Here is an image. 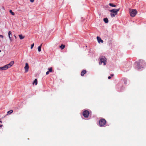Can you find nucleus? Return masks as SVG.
Returning a JSON list of instances; mask_svg holds the SVG:
<instances>
[{
    "label": "nucleus",
    "instance_id": "14",
    "mask_svg": "<svg viewBox=\"0 0 146 146\" xmlns=\"http://www.w3.org/2000/svg\"><path fill=\"white\" fill-rule=\"evenodd\" d=\"M19 36L20 39H22L24 38V36H23L21 35H19Z\"/></svg>",
    "mask_w": 146,
    "mask_h": 146
},
{
    "label": "nucleus",
    "instance_id": "23",
    "mask_svg": "<svg viewBox=\"0 0 146 146\" xmlns=\"http://www.w3.org/2000/svg\"><path fill=\"white\" fill-rule=\"evenodd\" d=\"M49 72L48 71H47L46 72V75H48V74H49Z\"/></svg>",
    "mask_w": 146,
    "mask_h": 146
},
{
    "label": "nucleus",
    "instance_id": "20",
    "mask_svg": "<svg viewBox=\"0 0 146 146\" xmlns=\"http://www.w3.org/2000/svg\"><path fill=\"white\" fill-rule=\"evenodd\" d=\"M110 15H111V17H115V14L114 13H111Z\"/></svg>",
    "mask_w": 146,
    "mask_h": 146
},
{
    "label": "nucleus",
    "instance_id": "10",
    "mask_svg": "<svg viewBox=\"0 0 146 146\" xmlns=\"http://www.w3.org/2000/svg\"><path fill=\"white\" fill-rule=\"evenodd\" d=\"M86 73V71L85 70H83L81 72V75L82 76H83Z\"/></svg>",
    "mask_w": 146,
    "mask_h": 146
},
{
    "label": "nucleus",
    "instance_id": "11",
    "mask_svg": "<svg viewBox=\"0 0 146 146\" xmlns=\"http://www.w3.org/2000/svg\"><path fill=\"white\" fill-rule=\"evenodd\" d=\"M11 31H9L8 33L9 37L10 40L11 41H12V39L11 38V36H10V35H11Z\"/></svg>",
    "mask_w": 146,
    "mask_h": 146
},
{
    "label": "nucleus",
    "instance_id": "2",
    "mask_svg": "<svg viewBox=\"0 0 146 146\" xmlns=\"http://www.w3.org/2000/svg\"><path fill=\"white\" fill-rule=\"evenodd\" d=\"M14 61H12L10 62L7 65H6L0 67V70H5L8 68H10L14 64Z\"/></svg>",
    "mask_w": 146,
    "mask_h": 146
},
{
    "label": "nucleus",
    "instance_id": "27",
    "mask_svg": "<svg viewBox=\"0 0 146 146\" xmlns=\"http://www.w3.org/2000/svg\"><path fill=\"white\" fill-rule=\"evenodd\" d=\"M114 76V75H113V74H111V76Z\"/></svg>",
    "mask_w": 146,
    "mask_h": 146
},
{
    "label": "nucleus",
    "instance_id": "26",
    "mask_svg": "<svg viewBox=\"0 0 146 146\" xmlns=\"http://www.w3.org/2000/svg\"><path fill=\"white\" fill-rule=\"evenodd\" d=\"M111 78V77H110V76H108V79H110Z\"/></svg>",
    "mask_w": 146,
    "mask_h": 146
},
{
    "label": "nucleus",
    "instance_id": "31",
    "mask_svg": "<svg viewBox=\"0 0 146 146\" xmlns=\"http://www.w3.org/2000/svg\"><path fill=\"white\" fill-rule=\"evenodd\" d=\"M1 52V50H0V52Z\"/></svg>",
    "mask_w": 146,
    "mask_h": 146
},
{
    "label": "nucleus",
    "instance_id": "18",
    "mask_svg": "<svg viewBox=\"0 0 146 146\" xmlns=\"http://www.w3.org/2000/svg\"><path fill=\"white\" fill-rule=\"evenodd\" d=\"M109 5L110 6L112 7H116V5H114L111 3H110Z\"/></svg>",
    "mask_w": 146,
    "mask_h": 146
},
{
    "label": "nucleus",
    "instance_id": "24",
    "mask_svg": "<svg viewBox=\"0 0 146 146\" xmlns=\"http://www.w3.org/2000/svg\"><path fill=\"white\" fill-rule=\"evenodd\" d=\"M0 37L3 38V36L2 35H0Z\"/></svg>",
    "mask_w": 146,
    "mask_h": 146
},
{
    "label": "nucleus",
    "instance_id": "6",
    "mask_svg": "<svg viewBox=\"0 0 146 146\" xmlns=\"http://www.w3.org/2000/svg\"><path fill=\"white\" fill-rule=\"evenodd\" d=\"M82 114L85 117L87 118L89 116V111L87 110H85L83 111Z\"/></svg>",
    "mask_w": 146,
    "mask_h": 146
},
{
    "label": "nucleus",
    "instance_id": "30",
    "mask_svg": "<svg viewBox=\"0 0 146 146\" xmlns=\"http://www.w3.org/2000/svg\"><path fill=\"white\" fill-rule=\"evenodd\" d=\"M0 122H1V123H2L1 121L0 120Z\"/></svg>",
    "mask_w": 146,
    "mask_h": 146
},
{
    "label": "nucleus",
    "instance_id": "25",
    "mask_svg": "<svg viewBox=\"0 0 146 146\" xmlns=\"http://www.w3.org/2000/svg\"><path fill=\"white\" fill-rule=\"evenodd\" d=\"M34 0H30V1L31 2H33L34 1Z\"/></svg>",
    "mask_w": 146,
    "mask_h": 146
},
{
    "label": "nucleus",
    "instance_id": "19",
    "mask_svg": "<svg viewBox=\"0 0 146 146\" xmlns=\"http://www.w3.org/2000/svg\"><path fill=\"white\" fill-rule=\"evenodd\" d=\"M48 71L49 72H52V68L51 67L50 68H48Z\"/></svg>",
    "mask_w": 146,
    "mask_h": 146
},
{
    "label": "nucleus",
    "instance_id": "13",
    "mask_svg": "<svg viewBox=\"0 0 146 146\" xmlns=\"http://www.w3.org/2000/svg\"><path fill=\"white\" fill-rule=\"evenodd\" d=\"M35 84L36 85L37 84V80L36 79H35V80L33 82V84Z\"/></svg>",
    "mask_w": 146,
    "mask_h": 146
},
{
    "label": "nucleus",
    "instance_id": "15",
    "mask_svg": "<svg viewBox=\"0 0 146 146\" xmlns=\"http://www.w3.org/2000/svg\"><path fill=\"white\" fill-rule=\"evenodd\" d=\"M42 45V44L38 47V50L39 52H40L41 51Z\"/></svg>",
    "mask_w": 146,
    "mask_h": 146
},
{
    "label": "nucleus",
    "instance_id": "5",
    "mask_svg": "<svg viewBox=\"0 0 146 146\" xmlns=\"http://www.w3.org/2000/svg\"><path fill=\"white\" fill-rule=\"evenodd\" d=\"M100 62H99V64H102V63H104V65H105L106 64V59L104 56H102L100 58Z\"/></svg>",
    "mask_w": 146,
    "mask_h": 146
},
{
    "label": "nucleus",
    "instance_id": "3",
    "mask_svg": "<svg viewBox=\"0 0 146 146\" xmlns=\"http://www.w3.org/2000/svg\"><path fill=\"white\" fill-rule=\"evenodd\" d=\"M129 12L130 16L132 17H134L137 13L136 10L135 9H130Z\"/></svg>",
    "mask_w": 146,
    "mask_h": 146
},
{
    "label": "nucleus",
    "instance_id": "12",
    "mask_svg": "<svg viewBox=\"0 0 146 146\" xmlns=\"http://www.w3.org/2000/svg\"><path fill=\"white\" fill-rule=\"evenodd\" d=\"M104 21L106 23H107L108 22V20L107 18H104Z\"/></svg>",
    "mask_w": 146,
    "mask_h": 146
},
{
    "label": "nucleus",
    "instance_id": "8",
    "mask_svg": "<svg viewBox=\"0 0 146 146\" xmlns=\"http://www.w3.org/2000/svg\"><path fill=\"white\" fill-rule=\"evenodd\" d=\"M29 68V67L28 63H26L25 66L24 67L25 72H28Z\"/></svg>",
    "mask_w": 146,
    "mask_h": 146
},
{
    "label": "nucleus",
    "instance_id": "4",
    "mask_svg": "<svg viewBox=\"0 0 146 146\" xmlns=\"http://www.w3.org/2000/svg\"><path fill=\"white\" fill-rule=\"evenodd\" d=\"M106 123V121L104 119H102L99 121L100 126L101 127L104 126Z\"/></svg>",
    "mask_w": 146,
    "mask_h": 146
},
{
    "label": "nucleus",
    "instance_id": "21",
    "mask_svg": "<svg viewBox=\"0 0 146 146\" xmlns=\"http://www.w3.org/2000/svg\"><path fill=\"white\" fill-rule=\"evenodd\" d=\"M9 12L12 15H15V13L11 10H10Z\"/></svg>",
    "mask_w": 146,
    "mask_h": 146
},
{
    "label": "nucleus",
    "instance_id": "16",
    "mask_svg": "<svg viewBox=\"0 0 146 146\" xmlns=\"http://www.w3.org/2000/svg\"><path fill=\"white\" fill-rule=\"evenodd\" d=\"M65 47V46L63 44H62L60 46V47L61 48V49H63Z\"/></svg>",
    "mask_w": 146,
    "mask_h": 146
},
{
    "label": "nucleus",
    "instance_id": "17",
    "mask_svg": "<svg viewBox=\"0 0 146 146\" xmlns=\"http://www.w3.org/2000/svg\"><path fill=\"white\" fill-rule=\"evenodd\" d=\"M13 112V110H10V111H8L7 112L8 114H11Z\"/></svg>",
    "mask_w": 146,
    "mask_h": 146
},
{
    "label": "nucleus",
    "instance_id": "22",
    "mask_svg": "<svg viewBox=\"0 0 146 146\" xmlns=\"http://www.w3.org/2000/svg\"><path fill=\"white\" fill-rule=\"evenodd\" d=\"M34 44L33 43L31 45V48L32 49L34 46Z\"/></svg>",
    "mask_w": 146,
    "mask_h": 146
},
{
    "label": "nucleus",
    "instance_id": "28",
    "mask_svg": "<svg viewBox=\"0 0 146 146\" xmlns=\"http://www.w3.org/2000/svg\"><path fill=\"white\" fill-rule=\"evenodd\" d=\"M3 126L2 125L0 124V127H1Z\"/></svg>",
    "mask_w": 146,
    "mask_h": 146
},
{
    "label": "nucleus",
    "instance_id": "1",
    "mask_svg": "<svg viewBox=\"0 0 146 146\" xmlns=\"http://www.w3.org/2000/svg\"><path fill=\"white\" fill-rule=\"evenodd\" d=\"M135 63L137 64V68L140 69L144 67L145 66V63L144 61L142 60H139L136 62Z\"/></svg>",
    "mask_w": 146,
    "mask_h": 146
},
{
    "label": "nucleus",
    "instance_id": "9",
    "mask_svg": "<svg viewBox=\"0 0 146 146\" xmlns=\"http://www.w3.org/2000/svg\"><path fill=\"white\" fill-rule=\"evenodd\" d=\"M97 38L99 43H100V42L103 43V41L101 39V38L100 37L97 36Z\"/></svg>",
    "mask_w": 146,
    "mask_h": 146
},
{
    "label": "nucleus",
    "instance_id": "29",
    "mask_svg": "<svg viewBox=\"0 0 146 146\" xmlns=\"http://www.w3.org/2000/svg\"><path fill=\"white\" fill-rule=\"evenodd\" d=\"M14 36H15V38L16 39L17 38L16 36L15 35Z\"/></svg>",
    "mask_w": 146,
    "mask_h": 146
},
{
    "label": "nucleus",
    "instance_id": "7",
    "mask_svg": "<svg viewBox=\"0 0 146 146\" xmlns=\"http://www.w3.org/2000/svg\"><path fill=\"white\" fill-rule=\"evenodd\" d=\"M119 10L120 8L118 9H115L110 10L109 11L111 13H114L115 14V15H116L117 14V12L119 11Z\"/></svg>",
    "mask_w": 146,
    "mask_h": 146
}]
</instances>
